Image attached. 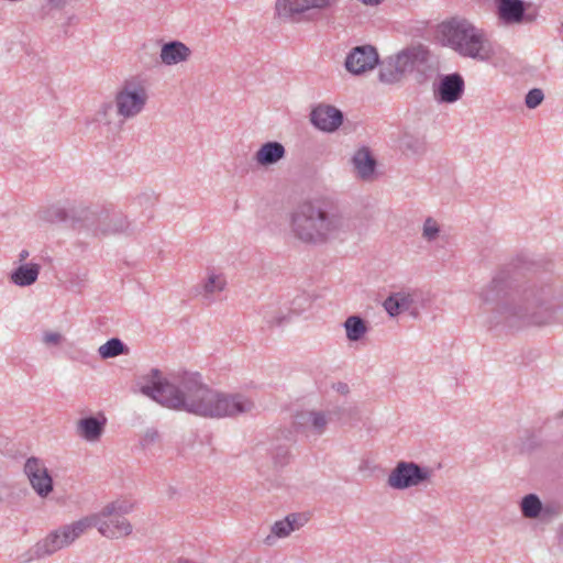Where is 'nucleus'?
Masks as SVG:
<instances>
[{"label": "nucleus", "mask_w": 563, "mask_h": 563, "mask_svg": "<svg viewBox=\"0 0 563 563\" xmlns=\"http://www.w3.org/2000/svg\"><path fill=\"white\" fill-rule=\"evenodd\" d=\"M520 511L526 519H539L542 512V501L536 494H528L520 501Z\"/></svg>", "instance_id": "31"}, {"label": "nucleus", "mask_w": 563, "mask_h": 563, "mask_svg": "<svg viewBox=\"0 0 563 563\" xmlns=\"http://www.w3.org/2000/svg\"><path fill=\"white\" fill-rule=\"evenodd\" d=\"M310 122L317 128V107H312L309 115Z\"/></svg>", "instance_id": "47"}, {"label": "nucleus", "mask_w": 563, "mask_h": 563, "mask_svg": "<svg viewBox=\"0 0 563 563\" xmlns=\"http://www.w3.org/2000/svg\"><path fill=\"white\" fill-rule=\"evenodd\" d=\"M433 471L415 462L400 461L387 477V485L397 490H405L430 483Z\"/></svg>", "instance_id": "9"}, {"label": "nucleus", "mask_w": 563, "mask_h": 563, "mask_svg": "<svg viewBox=\"0 0 563 563\" xmlns=\"http://www.w3.org/2000/svg\"><path fill=\"white\" fill-rule=\"evenodd\" d=\"M134 508V504L125 499H117L106 505L100 511L101 516L107 517L109 515H117L125 517Z\"/></svg>", "instance_id": "36"}, {"label": "nucleus", "mask_w": 563, "mask_h": 563, "mask_svg": "<svg viewBox=\"0 0 563 563\" xmlns=\"http://www.w3.org/2000/svg\"><path fill=\"white\" fill-rule=\"evenodd\" d=\"M126 350V346L120 339L112 338L108 340L104 344L99 346L98 353L101 356V358L107 360L119 356L125 353Z\"/></svg>", "instance_id": "35"}, {"label": "nucleus", "mask_w": 563, "mask_h": 563, "mask_svg": "<svg viewBox=\"0 0 563 563\" xmlns=\"http://www.w3.org/2000/svg\"><path fill=\"white\" fill-rule=\"evenodd\" d=\"M310 512H292L284 519L275 521L271 527V533L265 538L267 545H273L277 539L287 538L291 532L299 530L311 519Z\"/></svg>", "instance_id": "12"}, {"label": "nucleus", "mask_w": 563, "mask_h": 563, "mask_svg": "<svg viewBox=\"0 0 563 563\" xmlns=\"http://www.w3.org/2000/svg\"><path fill=\"white\" fill-rule=\"evenodd\" d=\"M562 512V508L559 504L555 503H547L542 504V512L540 516V521L550 522L554 518L559 517Z\"/></svg>", "instance_id": "39"}, {"label": "nucleus", "mask_w": 563, "mask_h": 563, "mask_svg": "<svg viewBox=\"0 0 563 563\" xmlns=\"http://www.w3.org/2000/svg\"><path fill=\"white\" fill-rule=\"evenodd\" d=\"M30 256V253L27 250H22L18 255V262L19 264H26L25 261Z\"/></svg>", "instance_id": "45"}, {"label": "nucleus", "mask_w": 563, "mask_h": 563, "mask_svg": "<svg viewBox=\"0 0 563 563\" xmlns=\"http://www.w3.org/2000/svg\"><path fill=\"white\" fill-rule=\"evenodd\" d=\"M41 266L37 263L19 264L9 276L10 282L19 287H27L36 283Z\"/></svg>", "instance_id": "26"}, {"label": "nucleus", "mask_w": 563, "mask_h": 563, "mask_svg": "<svg viewBox=\"0 0 563 563\" xmlns=\"http://www.w3.org/2000/svg\"><path fill=\"white\" fill-rule=\"evenodd\" d=\"M498 19L507 25L520 24L525 21V3L521 0H496Z\"/></svg>", "instance_id": "21"}, {"label": "nucleus", "mask_w": 563, "mask_h": 563, "mask_svg": "<svg viewBox=\"0 0 563 563\" xmlns=\"http://www.w3.org/2000/svg\"><path fill=\"white\" fill-rule=\"evenodd\" d=\"M63 341V336L58 332H45L43 334V342L47 345H59Z\"/></svg>", "instance_id": "41"}, {"label": "nucleus", "mask_w": 563, "mask_h": 563, "mask_svg": "<svg viewBox=\"0 0 563 563\" xmlns=\"http://www.w3.org/2000/svg\"><path fill=\"white\" fill-rule=\"evenodd\" d=\"M418 292L416 290H400L390 294L383 306L390 317H396L404 312L415 313L417 310L416 301Z\"/></svg>", "instance_id": "18"}, {"label": "nucleus", "mask_w": 563, "mask_h": 563, "mask_svg": "<svg viewBox=\"0 0 563 563\" xmlns=\"http://www.w3.org/2000/svg\"><path fill=\"white\" fill-rule=\"evenodd\" d=\"M158 439V432L156 430H148L143 437L144 444H151Z\"/></svg>", "instance_id": "43"}, {"label": "nucleus", "mask_w": 563, "mask_h": 563, "mask_svg": "<svg viewBox=\"0 0 563 563\" xmlns=\"http://www.w3.org/2000/svg\"><path fill=\"white\" fill-rule=\"evenodd\" d=\"M280 451V460L278 461L279 464H284L288 460L289 452L287 449L280 448L278 449Z\"/></svg>", "instance_id": "46"}, {"label": "nucleus", "mask_w": 563, "mask_h": 563, "mask_svg": "<svg viewBox=\"0 0 563 563\" xmlns=\"http://www.w3.org/2000/svg\"><path fill=\"white\" fill-rule=\"evenodd\" d=\"M349 341L356 342L364 338L368 331L366 322L360 316H350L343 323Z\"/></svg>", "instance_id": "30"}, {"label": "nucleus", "mask_w": 563, "mask_h": 563, "mask_svg": "<svg viewBox=\"0 0 563 563\" xmlns=\"http://www.w3.org/2000/svg\"><path fill=\"white\" fill-rule=\"evenodd\" d=\"M486 323L511 331L527 327L562 323L563 284L550 277H537L511 286L505 274L496 275L479 291Z\"/></svg>", "instance_id": "1"}, {"label": "nucleus", "mask_w": 563, "mask_h": 563, "mask_svg": "<svg viewBox=\"0 0 563 563\" xmlns=\"http://www.w3.org/2000/svg\"><path fill=\"white\" fill-rule=\"evenodd\" d=\"M77 214L84 221L81 232L95 238L130 235L133 224L126 214L107 207L78 208Z\"/></svg>", "instance_id": "4"}, {"label": "nucleus", "mask_w": 563, "mask_h": 563, "mask_svg": "<svg viewBox=\"0 0 563 563\" xmlns=\"http://www.w3.org/2000/svg\"><path fill=\"white\" fill-rule=\"evenodd\" d=\"M139 388L143 395L164 407L205 418H235L255 410V402L249 396L212 389L198 373H174L164 377L153 368L141 377Z\"/></svg>", "instance_id": "2"}, {"label": "nucleus", "mask_w": 563, "mask_h": 563, "mask_svg": "<svg viewBox=\"0 0 563 563\" xmlns=\"http://www.w3.org/2000/svg\"><path fill=\"white\" fill-rule=\"evenodd\" d=\"M96 516L99 522V533L108 539H119L132 533V525L125 517L117 515L103 517L101 516V511L97 512Z\"/></svg>", "instance_id": "16"}, {"label": "nucleus", "mask_w": 563, "mask_h": 563, "mask_svg": "<svg viewBox=\"0 0 563 563\" xmlns=\"http://www.w3.org/2000/svg\"><path fill=\"white\" fill-rule=\"evenodd\" d=\"M92 121L99 126H103L108 132L113 131V104L103 102L95 112Z\"/></svg>", "instance_id": "34"}, {"label": "nucleus", "mask_w": 563, "mask_h": 563, "mask_svg": "<svg viewBox=\"0 0 563 563\" xmlns=\"http://www.w3.org/2000/svg\"><path fill=\"white\" fill-rule=\"evenodd\" d=\"M227 287L225 275L216 269L207 268L206 277L201 280L199 286V294L208 300H213L217 295L222 292Z\"/></svg>", "instance_id": "25"}, {"label": "nucleus", "mask_w": 563, "mask_h": 563, "mask_svg": "<svg viewBox=\"0 0 563 563\" xmlns=\"http://www.w3.org/2000/svg\"><path fill=\"white\" fill-rule=\"evenodd\" d=\"M294 427L296 431L303 433L317 430V411L312 404V398L309 400L303 398L297 404Z\"/></svg>", "instance_id": "20"}, {"label": "nucleus", "mask_w": 563, "mask_h": 563, "mask_svg": "<svg viewBox=\"0 0 563 563\" xmlns=\"http://www.w3.org/2000/svg\"><path fill=\"white\" fill-rule=\"evenodd\" d=\"M543 99V91L539 88H533L526 95L525 103L529 109H536L538 106L541 104Z\"/></svg>", "instance_id": "40"}, {"label": "nucleus", "mask_w": 563, "mask_h": 563, "mask_svg": "<svg viewBox=\"0 0 563 563\" xmlns=\"http://www.w3.org/2000/svg\"><path fill=\"white\" fill-rule=\"evenodd\" d=\"M313 294L307 291L298 292L290 302L289 311L291 314H301L311 308L313 303Z\"/></svg>", "instance_id": "37"}, {"label": "nucleus", "mask_w": 563, "mask_h": 563, "mask_svg": "<svg viewBox=\"0 0 563 563\" xmlns=\"http://www.w3.org/2000/svg\"><path fill=\"white\" fill-rule=\"evenodd\" d=\"M331 388L340 395L346 396L350 393V387L344 382L332 383Z\"/></svg>", "instance_id": "42"}, {"label": "nucleus", "mask_w": 563, "mask_h": 563, "mask_svg": "<svg viewBox=\"0 0 563 563\" xmlns=\"http://www.w3.org/2000/svg\"><path fill=\"white\" fill-rule=\"evenodd\" d=\"M340 0H319V11L320 10H331L333 9Z\"/></svg>", "instance_id": "44"}, {"label": "nucleus", "mask_w": 563, "mask_h": 563, "mask_svg": "<svg viewBox=\"0 0 563 563\" xmlns=\"http://www.w3.org/2000/svg\"><path fill=\"white\" fill-rule=\"evenodd\" d=\"M393 58L404 75L415 69L422 71L429 59V51L421 44L412 45L400 51Z\"/></svg>", "instance_id": "14"}, {"label": "nucleus", "mask_w": 563, "mask_h": 563, "mask_svg": "<svg viewBox=\"0 0 563 563\" xmlns=\"http://www.w3.org/2000/svg\"><path fill=\"white\" fill-rule=\"evenodd\" d=\"M442 41L463 57L488 62L494 56L486 32L463 18H453L440 25Z\"/></svg>", "instance_id": "3"}, {"label": "nucleus", "mask_w": 563, "mask_h": 563, "mask_svg": "<svg viewBox=\"0 0 563 563\" xmlns=\"http://www.w3.org/2000/svg\"><path fill=\"white\" fill-rule=\"evenodd\" d=\"M286 156L285 146L277 141L263 143L254 154V161L258 166L269 167L276 165Z\"/></svg>", "instance_id": "23"}, {"label": "nucleus", "mask_w": 563, "mask_h": 563, "mask_svg": "<svg viewBox=\"0 0 563 563\" xmlns=\"http://www.w3.org/2000/svg\"><path fill=\"white\" fill-rule=\"evenodd\" d=\"M24 473L38 496L46 497L53 492V478L42 460L29 457L24 464Z\"/></svg>", "instance_id": "11"}, {"label": "nucleus", "mask_w": 563, "mask_h": 563, "mask_svg": "<svg viewBox=\"0 0 563 563\" xmlns=\"http://www.w3.org/2000/svg\"><path fill=\"white\" fill-rule=\"evenodd\" d=\"M78 208H86V205L76 202L55 203L40 209L36 216L44 223L69 222L75 230L81 232L84 221L77 214Z\"/></svg>", "instance_id": "10"}, {"label": "nucleus", "mask_w": 563, "mask_h": 563, "mask_svg": "<svg viewBox=\"0 0 563 563\" xmlns=\"http://www.w3.org/2000/svg\"><path fill=\"white\" fill-rule=\"evenodd\" d=\"M291 235L303 244H313L317 236V198L314 194L300 196L289 213Z\"/></svg>", "instance_id": "6"}, {"label": "nucleus", "mask_w": 563, "mask_h": 563, "mask_svg": "<svg viewBox=\"0 0 563 563\" xmlns=\"http://www.w3.org/2000/svg\"><path fill=\"white\" fill-rule=\"evenodd\" d=\"M261 311L263 320L269 330L283 328L290 321L291 312L279 307L266 305Z\"/></svg>", "instance_id": "29"}, {"label": "nucleus", "mask_w": 563, "mask_h": 563, "mask_svg": "<svg viewBox=\"0 0 563 563\" xmlns=\"http://www.w3.org/2000/svg\"><path fill=\"white\" fill-rule=\"evenodd\" d=\"M317 8V0H276L275 14L284 22H299L307 11Z\"/></svg>", "instance_id": "15"}, {"label": "nucleus", "mask_w": 563, "mask_h": 563, "mask_svg": "<svg viewBox=\"0 0 563 563\" xmlns=\"http://www.w3.org/2000/svg\"><path fill=\"white\" fill-rule=\"evenodd\" d=\"M148 86L146 79L134 76L122 82L114 96L117 114L128 121L143 112L148 101Z\"/></svg>", "instance_id": "5"}, {"label": "nucleus", "mask_w": 563, "mask_h": 563, "mask_svg": "<svg viewBox=\"0 0 563 563\" xmlns=\"http://www.w3.org/2000/svg\"><path fill=\"white\" fill-rule=\"evenodd\" d=\"M400 147L406 154L413 156H420L427 152L424 139L412 134H405L401 137Z\"/></svg>", "instance_id": "32"}, {"label": "nucleus", "mask_w": 563, "mask_h": 563, "mask_svg": "<svg viewBox=\"0 0 563 563\" xmlns=\"http://www.w3.org/2000/svg\"><path fill=\"white\" fill-rule=\"evenodd\" d=\"M278 456H280V453H278V455H275V456H274V460H277V459H278Z\"/></svg>", "instance_id": "50"}, {"label": "nucleus", "mask_w": 563, "mask_h": 563, "mask_svg": "<svg viewBox=\"0 0 563 563\" xmlns=\"http://www.w3.org/2000/svg\"><path fill=\"white\" fill-rule=\"evenodd\" d=\"M441 224L432 217H427L422 223L421 238L428 242H435L441 234Z\"/></svg>", "instance_id": "38"}, {"label": "nucleus", "mask_w": 563, "mask_h": 563, "mask_svg": "<svg viewBox=\"0 0 563 563\" xmlns=\"http://www.w3.org/2000/svg\"><path fill=\"white\" fill-rule=\"evenodd\" d=\"M377 64V51L371 45L353 48L345 59L346 69L354 75H361L367 70H372Z\"/></svg>", "instance_id": "13"}, {"label": "nucleus", "mask_w": 563, "mask_h": 563, "mask_svg": "<svg viewBox=\"0 0 563 563\" xmlns=\"http://www.w3.org/2000/svg\"><path fill=\"white\" fill-rule=\"evenodd\" d=\"M404 76L402 71L397 67L393 57L383 62L378 77L384 84H395Z\"/></svg>", "instance_id": "33"}, {"label": "nucleus", "mask_w": 563, "mask_h": 563, "mask_svg": "<svg viewBox=\"0 0 563 563\" xmlns=\"http://www.w3.org/2000/svg\"><path fill=\"white\" fill-rule=\"evenodd\" d=\"M464 92V80L457 73L442 77L434 89V98L442 103H454Z\"/></svg>", "instance_id": "17"}, {"label": "nucleus", "mask_w": 563, "mask_h": 563, "mask_svg": "<svg viewBox=\"0 0 563 563\" xmlns=\"http://www.w3.org/2000/svg\"><path fill=\"white\" fill-rule=\"evenodd\" d=\"M107 419L104 416L87 417L79 419L76 423V433L88 442H97L103 434Z\"/></svg>", "instance_id": "24"}, {"label": "nucleus", "mask_w": 563, "mask_h": 563, "mask_svg": "<svg viewBox=\"0 0 563 563\" xmlns=\"http://www.w3.org/2000/svg\"><path fill=\"white\" fill-rule=\"evenodd\" d=\"M278 456H280V453H278V455H275V456H274V460H277V459H278Z\"/></svg>", "instance_id": "49"}, {"label": "nucleus", "mask_w": 563, "mask_h": 563, "mask_svg": "<svg viewBox=\"0 0 563 563\" xmlns=\"http://www.w3.org/2000/svg\"><path fill=\"white\" fill-rule=\"evenodd\" d=\"M357 415V408L354 406H334L323 412H319V433L330 422L346 423Z\"/></svg>", "instance_id": "27"}, {"label": "nucleus", "mask_w": 563, "mask_h": 563, "mask_svg": "<svg viewBox=\"0 0 563 563\" xmlns=\"http://www.w3.org/2000/svg\"><path fill=\"white\" fill-rule=\"evenodd\" d=\"M98 517L92 514L69 525L62 526L36 543L35 553L37 556L51 555L70 545L90 528L96 527L98 529Z\"/></svg>", "instance_id": "7"}, {"label": "nucleus", "mask_w": 563, "mask_h": 563, "mask_svg": "<svg viewBox=\"0 0 563 563\" xmlns=\"http://www.w3.org/2000/svg\"><path fill=\"white\" fill-rule=\"evenodd\" d=\"M342 123V111L333 106L319 103V130L331 133L336 131Z\"/></svg>", "instance_id": "28"}, {"label": "nucleus", "mask_w": 563, "mask_h": 563, "mask_svg": "<svg viewBox=\"0 0 563 563\" xmlns=\"http://www.w3.org/2000/svg\"><path fill=\"white\" fill-rule=\"evenodd\" d=\"M349 229V221L342 207L333 201L322 199L319 203V243L341 239Z\"/></svg>", "instance_id": "8"}, {"label": "nucleus", "mask_w": 563, "mask_h": 563, "mask_svg": "<svg viewBox=\"0 0 563 563\" xmlns=\"http://www.w3.org/2000/svg\"><path fill=\"white\" fill-rule=\"evenodd\" d=\"M367 466V462L366 461H363L360 466H358V470L362 472L363 470H365Z\"/></svg>", "instance_id": "48"}, {"label": "nucleus", "mask_w": 563, "mask_h": 563, "mask_svg": "<svg viewBox=\"0 0 563 563\" xmlns=\"http://www.w3.org/2000/svg\"><path fill=\"white\" fill-rule=\"evenodd\" d=\"M191 49L180 41L164 43L159 52V62L165 66H174L187 62Z\"/></svg>", "instance_id": "22"}, {"label": "nucleus", "mask_w": 563, "mask_h": 563, "mask_svg": "<svg viewBox=\"0 0 563 563\" xmlns=\"http://www.w3.org/2000/svg\"><path fill=\"white\" fill-rule=\"evenodd\" d=\"M352 165L356 177L363 181L375 179L377 161L366 146L358 148L352 156Z\"/></svg>", "instance_id": "19"}]
</instances>
